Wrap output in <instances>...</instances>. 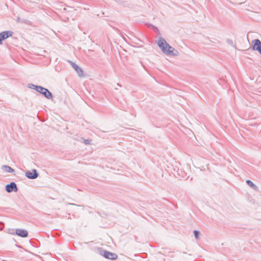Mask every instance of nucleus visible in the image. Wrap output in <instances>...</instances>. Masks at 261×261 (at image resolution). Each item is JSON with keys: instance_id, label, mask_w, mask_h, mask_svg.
<instances>
[{"instance_id": "obj_1", "label": "nucleus", "mask_w": 261, "mask_h": 261, "mask_svg": "<svg viewBox=\"0 0 261 261\" xmlns=\"http://www.w3.org/2000/svg\"><path fill=\"white\" fill-rule=\"evenodd\" d=\"M158 44L162 50V51L168 55H176L177 52L175 49L170 46L163 38H160L158 41Z\"/></svg>"}, {"instance_id": "obj_2", "label": "nucleus", "mask_w": 261, "mask_h": 261, "mask_svg": "<svg viewBox=\"0 0 261 261\" xmlns=\"http://www.w3.org/2000/svg\"><path fill=\"white\" fill-rule=\"evenodd\" d=\"M36 90L38 92L43 94L46 97L49 98L51 97V93L45 88H44L40 86L36 87Z\"/></svg>"}, {"instance_id": "obj_3", "label": "nucleus", "mask_w": 261, "mask_h": 261, "mask_svg": "<svg viewBox=\"0 0 261 261\" xmlns=\"http://www.w3.org/2000/svg\"><path fill=\"white\" fill-rule=\"evenodd\" d=\"M252 49L257 50L261 55V42L258 39H255L252 41Z\"/></svg>"}, {"instance_id": "obj_4", "label": "nucleus", "mask_w": 261, "mask_h": 261, "mask_svg": "<svg viewBox=\"0 0 261 261\" xmlns=\"http://www.w3.org/2000/svg\"><path fill=\"white\" fill-rule=\"evenodd\" d=\"M102 255L106 258L111 259H116L117 258V255L113 253L112 252H110L107 251H103Z\"/></svg>"}, {"instance_id": "obj_5", "label": "nucleus", "mask_w": 261, "mask_h": 261, "mask_svg": "<svg viewBox=\"0 0 261 261\" xmlns=\"http://www.w3.org/2000/svg\"><path fill=\"white\" fill-rule=\"evenodd\" d=\"M6 190L9 193L12 191L16 192L17 191V188L16 185L14 182H12L10 184L7 185L6 186Z\"/></svg>"}, {"instance_id": "obj_6", "label": "nucleus", "mask_w": 261, "mask_h": 261, "mask_svg": "<svg viewBox=\"0 0 261 261\" xmlns=\"http://www.w3.org/2000/svg\"><path fill=\"white\" fill-rule=\"evenodd\" d=\"M25 175L27 177L31 179L36 178L38 176L37 173L35 169L27 172Z\"/></svg>"}, {"instance_id": "obj_7", "label": "nucleus", "mask_w": 261, "mask_h": 261, "mask_svg": "<svg viewBox=\"0 0 261 261\" xmlns=\"http://www.w3.org/2000/svg\"><path fill=\"white\" fill-rule=\"evenodd\" d=\"M16 233L21 237H26L28 236V232L24 229H16Z\"/></svg>"}, {"instance_id": "obj_8", "label": "nucleus", "mask_w": 261, "mask_h": 261, "mask_svg": "<svg viewBox=\"0 0 261 261\" xmlns=\"http://www.w3.org/2000/svg\"><path fill=\"white\" fill-rule=\"evenodd\" d=\"M72 66L80 76H83L84 75V72L83 70L78 65L74 63H72Z\"/></svg>"}, {"instance_id": "obj_9", "label": "nucleus", "mask_w": 261, "mask_h": 261, "mask_svg": "<svg viewBox=\"0 0 261 261\" xmlns=\"http://www.w3.org/2000/svg\"><path fill=\"white\" fill-rule=\"evenodd\" d=\"M11 36V34L9 32H3L0 33V44L2 43V41L5 39L8 38Z\"/></svg>"}, {"instance_id": "obj_10", "label": "nucleus", "mask_w": 261, "mask_h": 261, "mask_svg": "<svg viewBox=\"0 0 261 261\" xmlns=\"http://www.w3.org/2000/svg\"><path fill=\"white\" fill-rule=\"evenodd\" d=\"M2 168L6 172H13L14 171L13 169L6 165H3Z\"/></svg>"}, {"instance_id": "obj_11", "label": "nucleus", "mask_w": 261, "mask_h": 261, "mask_svg": "<svg viewBox=\"0 0 261 261\" xmlns=\"http://www.w3.org/2000/svg\"><path fill=\"white\" fill-rule=\"evenodd\" d=\"M247 183L252 188L255 189H257V187L256 186L253 184V183L250 180H247Z\"/></svg>"}, {"instance_id": "obj_12", "label": "nucleus", "mask_w": 261, "mask_h": 261, "mask_svg": "<svg viewBox=\"0 0 261 261\" xmlns=\"http://www.w3.org/2000/svg\"><path fill=\"white\" fill-rule=\"evenodd\" d=\"M194 236H195V238H196V239H198V236H199V232L198 231H197V230H195V231H194Z\"/></svg>"}]
</instances>
